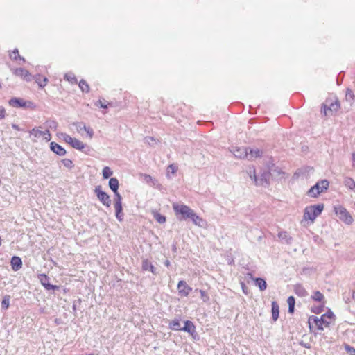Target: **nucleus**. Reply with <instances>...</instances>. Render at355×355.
<instances>
[{"label":"nucleus","mask_w":355,"mask_h":355,"mask_svg":"<svg viewBox=\"0 0 355 355\" xmlns=\"http://www.w3.org/2000/svg\"><path fill=\"white\" fill-rule=\"evenodd\" d=\"M334 314L329 311L325 314H323L320 318L313 316L309 318V322L311 324L313 322L320 330L324 329V326L329 327L334 321Z\"/></svg>","instance_id":"nucleus-1"},{"label":"nucleus","mask_w":355,"mask_h":355,"mask_svg":"<svg viewBox=\"0 0 355 355\" xmlns=\"http://www.w3.org/2000/svg\"><path fill=\"white\" fill-rule=\"evenodd\" d=\"M324 209L323 204H318L308 206L304 209L303 219L304 220H310L313 223L315 218L321 214Z\"/></svg>","instance_id":"nucleus-2"},{"label":"nucleus","mask_w":355,"mask_h":355,"mask_svg":"<svg viewBox=\"0 0 355 355\" xmlns=\"http://www.w3.org/2000/svg\"><path fill=\"white\" fill-rule=\"evenodd\" d=\"M248 173L249 174L250 178L254 180V182L257 186H263L264 184H268L269 178L270 176V172H263L261 174L260 178H257L255 174L254 168H250Z\"/></svg>","instance_id":"nucleus-3"},{"label":"nucleus","mask_w":355,"mask_h":355,"mask_svg":"<svg viewBox=\"0 0 355 355\" xmlns=\"http://www.w3.org/2000/svg\"><path fill=\"white\" fill-rule=\"evenodd\" d=\"M173 209L176 214H181L183 219L190 218L194 211L185 205L173 204Z\"/></svg>","instance_id":"nucleus-4"},{"label":"nucleus","mask_w":355,"mask_h":355,"mask_svg":"<svg viewBox=\"0 0 355 355\" xmlns=\"http://www.w3.org/2000/svg\"><path fill=\"white\" fill-rule=\"evenodd\" d=\"M329 182L326 180L317 182L308 191V194L311 197H316L318 194L327 189Z\"/></svg>","instance_id":"nucleus-5"},{"label":"nucleus","mask_w":355,"mask_h":355,"mask_svg":"<svg viewBox=\"0 0 355 355\" xmlns=\"http://www.w3.org/2000/svg\"><path fill=\"white\" fill-rule=\"evenodd\" d=\"M335 211L339 219L345 223L350 225L353 223L354 220L352 216L345 208L343 207H336Z\"/></svg>","instance_id":"nucleus-6"},{"label":"nucleus","mask_w":355,"mask_h":355,"mask_svg":"<svg viewBox=\"0 0 355 355\" xmlns=\"http://www.w3.org/2000/svg\"><path fill=\"white\" fill-rule=\"evenodd\" d=\"M94 192L99 200V201L105 207H110L111 205V199L110 196L101 189V186L95 187Z\"/></svg>","instance_id":"nucleus-7"},{"label":"nucleus","mask_w":355,"mask_h":355,"mask_svg":"<svg viewBox=\"0 0 355 355\" xmlns=\"http://www.w3.org/2000/svg\"><path fill=\"white\" fill-rule=\"evenodd\" d=\"M340 104L338 101L329 103L327 101L322 105V112H323L325 115L333 114L334 112L338 110Z\"/></svg>","instance_id":"nucleus-8"},{"label":"nucleus","mask_w":355,"mask_h":355,"mask_svg":"<svg viewBox=\"0 0 355 355\" xmlns=\"http://www.w3.org/2000/svg\"><path fill=\"white\" fill-rule=\"evenodd\" d=\"M230 150L236 158L247 159V157L248 156V148L245 147L232 146Z\"/></svg>","instance_id":"nucleus-9"},{"label":"nucleus","mask_w":355,"mask_h":355,"mask_svg":"<svg viewBox=\"0 0 355 355\" xmlns=\"http://www.w3.org/2000/svg\"><path fill=\"white\" fill-rule=\"evenodd\" d=\"M178 293L181 296L187 297L191 291L192 288L189 286L186 282L180 280L178 284Z\"/></svg>","instance_id":"nucleus-10"},{"label":"nucleus","mask_w":355,"mask_h":355,"mask_svg":"<svg viewBox=\"0 0 355 355\" xmlns=\"http://www.w3.org/2000/svg\"><path fill=\"white\" fill-rule=\"evenodd\" d=\"M14 73L15 75L21 77L27 82H30L33 78L31 74L27 70L23 68H17L15 69Z\"/></svg>","instance_id":"nucleus-11"},{"label":"nucleus","mask_w":355,"mask_h":355,"mask_svg":"<svg viewBox=\"0 0 355 355\" xmlns=\"http://www.w3.org/2000/svg\"><path fill=\"white\" fill-rule=\"evenodd\" d=\"M39 279L42 284V286L46 290H55L58 288L56 286L52 285L49 283V277L44 274H41L39 275Z\"/></svg>","instance_id":"nucleus-12"},{"label":"nucleus","mask_w":355,"mask_h":355,"mask_svg":"<svg viewBox=\"0 0 355 355\" xmlns=\"http://www.w3.org/2000/svg\"><path fill=\"white\" fill-rule=\"evenodd\" d=\"M50 149L53 153L60 156H63L66 154V150L63 148L60 145L57 143L52 141L50 144Z\"/></svg>","instance_id":"nucleus-13"},{"label":"nucleus","mask_w":355,"mask_h":355,"mask_svg":"<svg viewBox=\"0 0 355 355\" xmlns=\"http://www.w3.org/2000/svg\"><path fill=\"white\" fill-rule=\"evenodd\" d=\"M181 331L188 332L191 335H193L196 333V327L191 321L187 320L184 322V326L182 327Z\"/></svg>","instance_id":"nucleus-14"},{"label":"nucleus","mask_w":355,"mask_h":355,"mask_svg":"<svg viewBox=\"0 0 355 355\" xmlns=\"http://www.w3.org/2000/svg\"><path fill=\"white\" fill-rule=\"evenodd\" d=\"M11 266L14 271H18L22 266L21 259L19 257L14 256L11 259Z\"/></svg>","instance_id":"nucleus-15"},{"label":"nucleus","mask_w":355,"mask_h":355,"mask_svg":"<svg viewBox=\"0 0 355 355\" xmlns=\"http://www.w3.org/2000/svg\"><path fill=\"white\" fill-rule=\"evenodd\" d=\"M9 104L15 107H24L26 106V102L21 98H13L9 101Z\"/></svg>","instance_id":"nucleus-16"},{"label":"nucleus","mask_w":355,"mask_h":355,"mask_svg":"<svg viewBox=\"0 0 355 355\" xmlns=\"http://www.w3.org/2000/svg\"><path fill=\"white\" fill-rule=\"evenodd\" d=\"M114 207L116 212V218L119 221H123L124 215L123 213L122 204H114Z\"/></svg>","instance_id":"nucleus-17"},{"label":"nucleus","mask_w":355,"mask_h":355,"mask_svg":"<svg viewBox=\"0 0 355 355\" xmlns=\"http://www.w3.org/2000/svg\"><path fill=\"white\" fill-rule=\"evenodd\" d=\"M262 155V151L258 148L250 149L248 152V156L247 159L248 160H252L254 158L259 157Z\"/></svg>","instance_id":"nucleus-18"},{"label":"nucleus","mask_w":355,"mask_h":355,"mask_svg":"<svg viewBox=\"0 0 355 355\" xmlns=\"http://www.w3.org/2000/svg\"><path fill=\"white\" fill-rule=\"evenodd\" d=\"M193 216H191V217L190 218V219H191V220L193 221V223L197 225V226H199V227H204V225H205V220L200 218L199 216H198L196 212L194 211L193 213Z\"/></svg>","instance_id":"nucleus-19"},{"label":"nucleus","mask_w":355,"mask_h":355,"mask_svg":"<svg viewBox=\"0 0 355 355\" xmlns=\"http://www.w3.org/2000/svg\"><path fill=\"white\" fill-rule=\"evenodd\" d=\"M294 291L295 294L300 297H306L308 295V293L306 289L300 284L295 285Z\"/></svg>","instance_id":"nucleus-20"},{"label":"nucleus","mask_w":355,"mask_h":355,"mask_svg":"<svg viewBox=\"0 0 355 355\" xmlns=\"http://www.w3.org/2000/svg\"><path fill=\"white\" fill-rule=\"evenodd\" d=\"M344 185L349 190L355 189V181L349 177H345L343 181Z\"/></svg>","instance_id":"nucleus-21"},{"label":"nucleus","mask_w":355,"mask_h":355,"mask_svg":"<svg viewBox=\"0 0 355 355\" xmlns=\"http://www.w3.org/2000/svg\"><path fill=\"white\" fill-rule=\"evenodd\" d=\"M119 180L116 178H111L109 180V187L113 192H116L119 189Z\"/></svg>","instance_id":"nucleus-22"},{"label":"nucleus","mask_w":355,"mask_h":355,"mask_svg":"<svg viewBox=\"0 0 355 355\" xmlns=\"http://www.w3.org/2000/svg\"><path fill=\"white\" fill-rule=\"evenodd\" d=\"M278 238L288 244L291 243L292 241V238L289 236L288 232L286 231L279 232Z\"/></svg>","instance_id":"nucleus-23"},{"label":"nucleus","mask_w":355,"mask_h":355,"mask_svg":"<svg viewBox=\"0 0 355 355\" xmlns=\"http://www.w3.org/2000/svg\"><path fill=\"white\" fill-rule=\"evenodd\" d=\"M279 305L276 302H272V315L274 321H276L279 318Z\"/></svg>","instance_id":"nucleus-24"},{"label":"nucleus","mask_w":355,"mask_h":355,"mask_svg":"<svg viewBox=\"0 0 355 355\" xmlns=\"http://www.w3.org/2000/svg\"><path fill=\"white\" fill-rule=\"evenodd\" d=\"M142 268L144 270H150L152 273H155V267L152 265L151 262L147 259L143 261Z\"/></svg>","instance_id":"nucleus-25"},{"label":"nucleus","mask_w":355,"mask_h":355,"mask_svg":"<svg viewBox=\"0 0 355 355\" xmlns=\"http://www.w3.org/2000/svg\"><path fill=\"white\" fill-rule=\"evenodd\" d=\"M255 284L259 288L260 291H263L266 289L267 284L266 282L262 278H256Z\"/></svg>","instance_id":"nucleus-26"},{"label":"nucleus","mask_w":355,"mask_h":355,"mask_svg":"<svg viewBox=\"0 0 355 355\" xmlns=\"http://www.w3.org/2000/svg\"><path fill=\"white\" fill-rule=\"evenodd\" d=\"M71 146L73 148H74L77 150H83L85 146V145L81 141H80L79 139H78L76 138H74Z\"/></svg>","instance_id":"nucleus-27"},{"label":"nucleus","mask_w":355,"mask_h":355,"mask_svg":"<svg viewBox=\"0 0 355 355\" xmlns=\"http://www.w3.org/2000/svg\"><path fill=\"white\" fill-rule=\"evenodd\" d=\"M144 180L148 184L152 187H155L157 185V181L155 180L152 176L148 174H144L143 175Z\"/></svg>","instance_id":"nucleus-28"},{"label":"nucleus","mask_w":355,"mask_h":355,"mask_svg":"<svg viewBox=\"0 0 355 355\" xmlns=\"http://www.w3.org/2000/svg\"><path fill=\"white\" fill-rule=\"evenodd\" d=\"M34 79L35 80V82L38 84V85L40 87H44L47 82H48V79L46 78H44L42 80L41 79V76L40 75H37L34 77Z\"/></svg>","instance_id":"nucleus-29"},{"label":"nucleus","mask_w":355,"mask_h":355,"mask_svg":"<svg viewBox=\"0 0 355 355\" xmlns=\"http://www.w3.org/2000/svg\"><path fill=\"white\" fill-rule=\"evenodd\" d=\"M30 135H33L35 138L42 137L44 135V130H41L39 128H34L30 131Z\"/></svg>","instance_id":"nucleus-30"},{"label":"nucleus","mask_w":355,"mask_h":355,"mask_svg":"<svg viewBox=\"0 0 355 355\" xmlns=\"http://www.w3.org/2000/svg\"><path fill=\"white\" fill-rule=\"evenodd\" d=\"M170 329L173 331H179L182 329L181 324L178 320H174L171 321L169 324Z\"/></svg>","instance_id":"nucleus-31"},{"label":"nucleus","mask_w":355,"mask_h":355,"mask_svg":"<svg viewBox=\"0 0 355 355\" xmlns=\"http://www.w3.org/2000/svg\"><path fill=\"white\" fill-rule=\"evenodd\" d=\"M295 298L293 296H290L287 299V303L288 304V313H293L295 307Z\"/></svg>","instance_id":"nucleus-32"},{"label":"nucleus","mask_w":355,"mask_h":355,"mask_svg":"<svg viewBox=\"0 0 355 355\" xmlns=\"http://www.w3.org/2000/svg\"><path fill=\"white\" fill-rule=\"evenodd\" d=\"M153 217L160 224L164 223L166 222V217L162 216L157 211L153 212Z\"/></svg>","instance_id":"nucleus-33"},{"label":"nucleus","mask_w":355,"mask_h":355,"mask_svg":"<svg viewBox=\"0 0 355 355\" xmlns=\"http://www.w3.org/2000/svg\"><path fill=\"white\" fill-rule=\"evenodd\" d=\"M10 295H6L3 297L2 302H1V309H2L6 310L8 309V307L10 306Z\"/></svg>","instance_id":"nucleus-34"},{"label":"nucleus","mask_w":355,"mask_h":355,"mask_svg":"<svg viewBox=\"0 0 355 355\" xmlns=\"http://www.w3.org/2000/svg\"><path fill=\"white\" fill-rule=\"evenodd\" d=\"M64 79L71 84L77 83V79L76 78L75 75L71 72L67 73L64 75Z\"/></svg>","instance_id":"nucleus-35"},{"label":"nucleus","mask_w":355,"mask_h":355,"mask_svg":"<svg viewBox=\"0 0 355 355\" xmlns=\"http://www.w3.org/2000/svg\"><path fill=\"white\" fill-rule=\"evenodd\" d=\"M78 85L83 92H86V93L89 92V87L85 80H81L79 82Z\"/></svg>","instance_id":"nucleus-36"},{"label":"nucleus","mask_w":355,"mask_h":355,"mask_svg":"<svg viewBox=\"0 0 355 355\" xmlns=\"http://www.w3.org/2000/svg\"><path fill=\"white\" fill-rule=\"evenodd\" d=\"M45 125L48 130L51 129L55 130L58 127V123L53 120L46 121Z\"/></svg>","instance_id":"nucleus-37"},{"label":"nucleus","mask_w":355,"mask_h":355,"mask_svg":"<svg viewBox=\"0 0 355 355\" xmlns=\"http://www.w3.org/2000/svg\"><path fill=\"white\" fill-rule=\"evenodd\" d=\"M103 177L104 179L109 178L113 173L112 171L108 166H105L103 169Z\"/></svg>","instance_id":"nucleus-38"},{"label":"nucleus","mask_w":355,"mask_h":355,"mask_svg":"<svg viewBox=\"0 0 355 355\" xmlns=\"http://www.w3.org/2000/svg\"><path fill=\"white\" fill-rule=\"evenodd\" d=\"M313 300L317 302H322L324 297L322 293L320 291H315L314 292L313 295H312Z\"/></svg>","instance_id":"nucleus-39"},{"label":"nucleus","mask_w":355,"mask_h":355,"mask_svg":"<svg viewBox=\"0 0 355 355\" xmlns=\"http://www.w3.org/2000/svg\"><path fill=\"white\" fill-rule=\"evenodd\" d=\"M62 162L63 165L69 169H71L74 166L73 162L69 159H64L62 160Z\"/></svg>","instance_id":"nucleus-40"},{"label":"nucleus","mask_w":355,"mask_h":355,"mask_svg":"<svg viewBox=\"0 0 355 355\" xmlns=\"http://www.w3.org/2000/svg\"><path fill=\"white\" fill-rule=\"evenodd\" d=\"M61 137L65 142H67V144H69L70 145L72 144V142L74 139L73 137H71V136H69V135H67L66 133H62Z\"/></svg>","instance_id":"nucleus-41"},{"label":"nucleus","mask_w":355,"mask_h":355,"mask_svg":"<svg viewBox=\"0 0 355 355\" xmlns=\"http://www.w3.org/2000/svg\"><path fill=\"white\" fill-rule=\"evenodd\" d=\"M10 58L13 60H17L19 58V60H22L24 62H25V59L22 57H21L19 54V51L17 49H15L12 52V53L10 55Z\"/></svg>","instance_id":"nucleus-42"},{"label":"nucleus","mask_w":355,"mask_h":355,"mask_svg":"<svg viewBox=\"0 0 355 355\" xmlns=\"http://www.w3.org/2000/svg\"><path fill=\"white\" fill-rule=\"evenodd\" d=\"M114 193V204H122V197L120 193L118 192Z\"/></svg>","instance_id":"nucleus-43"},{"label":"nucleus","mask_w":355,"mask_h":355,"mask_svg":"<svg viewBox=\"0 0 355 355\" xmlns=\"http://www.w3.org/2000/svg\"><path fill=\"white\" fill-rule=\"evenodd\" d=\"M177 169V166H175L174 164L169 165L167 167V176L170 178L169 173H171L172 174H174L176 172Z\"/></svg>","instance_id":"nucleus-44"},{"label":"nucleus","mask_w":355,"mask_h":355,"mask_svg":"<svg viewBox=\"0 0 355 355\" xmlns=\"http://www.w3.org/2000/svg\"><path fill=\"white\" fill-rule=\"evenodd\" d=\"M83 130L87 132V135L89 139H92L94 135V130L91 128L87 127L86 125H83Z\"/></svg>","instance_id":"nucleus-45"},{"label":"nucleus","mask_w":355,"mask_h":355,"mask_svg":"<svg viewBox=\"0 0 355 355\" xmlns=\"http://www.w3.org/2000/svg\"><path fill=\"white\" fill-rule=\"evenodd\" d=\"M43 139L46 141H49L51 139V135L49 132V130L46 129L44 130V135H43Z\"/></svg>","instance_id":"nucleus-46"},{"label":"nucleus","mask_w":355,"mask_h":355,"mask_svg":"<svg viewBox=\"0 0 355 355\" xmlns=\"http://www.w3.org/2000/svg\"><path fill=\"white\" fill-rule=\"evenodd\" d=\"M345 349L350 355H355V348H354L353 347H352L349 345H345Z\"/></svg>","instance_id":"nucleus-47"},{"label":"nucleus","mask_w":355,"mask_h":355,"mask_svg":"<svg viewBox=\"0 0 355 355\" xmlns=\"http://www.w3.org/2000/svg\"><path fill=\"white\" fill-rule=\"evenodd\" d=\"M144 141L146 144H148L149 145H153L156 143L155 139L153 137H146L144 138Z\"/></svg>","instance_id":"nucleus-48"},{"label":"nucleus","mask_w":355,"mask_h":355,"mask_svg":"<svg viewBox=\"0 0 355 355\" xmlns=\"http://www.w3.org/2000/svg\"><path fill=\"white\" fill-rule=\"evenodd\" d=\"M201 297L204 302H207L209 300L208 295L206 294L205 291L200 290V291Z\"/></svg>","instance_id":"nucleus-49"},{"label":"nucleus","mask_w":355,"mask_h":355,"mask_svg":"<svg viewBox=\"0 0 355 355\" xmlns=\"http://www.w3.org/2000/svg\"><path fill=\"white\" fill-rule=\"evenodd\" d=\"M353 97H354L353 92L351 89H347V92H346V98H347V99H348V98L352 99Z\"/></svg>","instance_id":"nucleus-50"},{"label":"nucleus","mask_w":355,"mask_h":355,"mask_svg":"<svg viewBox=\"0 0 355 355\" xmlns=\"http://www.w3.org/2000/svg\"><path fill=\"white\" fill-rule=\"evenodd\" d=\"M83 125H85L82 123H78L76 124V130L78 132H81L82 130H84Z\"/></svg>","instance_id":"nucleus-51"},{"label":"nucleus","mask_w":355,"mask_h":355,"mask_svg":"<svg viewBox=\"0 0 355 355\" xmlns=\"http://www.w3.org/2000/svg\"><path fill=\"white\" fill-rule=\"evenodd\" d=\"M97 105H100L102 108H107V104L106 103V101L103 102L102 101L99 100L98 101Z\"/></svg>","instance_id":"nucleus-52"},{"label":"nucleus","mask_w":355,"mask_h":355,"mask_svg":"<svg viewBox=\"0 0 355 355\" xmlns=\"http://www.w3.org/2000/svg\"><path fill=\"white\" fill-rule=\"evenodd\" d=\"M6 110L3 107H0V119H2L5 117Z\"/></svg>","instance_id":"nucleus-53"},{"label":"nucleus","mask_w":355,"mask_h":355,"mask_svg":"<svg viewBox=\"0 0 355 355\" xmlns=\"http://www.w3.org/2000/svg\"><path fill=\"white\" fill-rule=\"evenodd\" d=\"M352 162H353V167L355 168V153H353L352 155Z\"/></svg>","instance_id":"nucleus-54"},{"label":"nucleus","mask_w":355,"mask_h":355,"mask_svg":"<svg viewBox=\"0 0 355 355\" xmlns=\"http://www.w3.org/2000/svg\"><path fill=\"white\" fill-rule=\"evenodd\" d=\"M12 127L14 129L17 130H20V128H19V126H18L17 125H16V124H12Z\"/></svg>","instance_id":"nucleus-55"},{"label":"nucleus","mask_w":355,"mask_h":355,"mask_svg":"<svg viewBox=\"0 0 355 355\" xmlns=\"http://www.w3.org/2000/svg\"><path fill=\"white\" fill-rule=\"evenodd\" d=\"M165 265H166V266H168L170 265V262H169V261L166 260V261H165Z\"/></svg>","instance_id":"nucleus-56"},{"label":"nucleus","mask_w":355,"mask_h":355,"mask_svg":"<svg viewBox=\"0 0 355 355\" xmlns=\"http://www.w3.org/2000/svg\"><path fill=\"white\" fill-rule=\"evenodd\" d=\"M352 297L355 300V291L353 292Z\"/></svg>","instance_id":"nucleus-57"},{"label":"nucleus","mask_w":355,"mask_h":355,"mask_svg":"<svg viewBox=\"0 0 355 355\" xmlns=\"http://www.w3.org/2000/svg\"><path fill=\"white\" fill-rule=\"evenodd\" d=\"M354 205H355V203H354Z\"/></svg>","instance_id":"nucleus-58"}]
</instances>
